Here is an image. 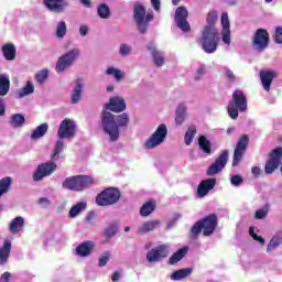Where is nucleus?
<instances>
[{
    "instance_id": "1",
    "label": "nucleus",
    "mask_w": 282,
    "mask_h": 282,
    "mask_svg": "<svg viewBox=\"0 0 282 282\" xmlns=\"http://www.w3.org/2000/svg\"><path fill=\"white\" fill-rule=\"evenodd\" d=\"M129 127V115L123 112L119 116L105 110L101 115V129L109 135L110 142H118L120 129Z\"/></svg>"
},
{
    "instance_id": "2",
    "label": "nucleus",
    "mask_w": 282,
    "mask_h": 282,
    "mask_svg": "<svg viewBox=\"0 0 282 282\" xmlns=\"http://www.w3.org/2000/svg\"><path fill=\"white\" fill-rule=\"evenodd\" d=\"M65 150V141L63 139H59L55 143V148L53 150V153L51 155L50 162L42 163L37 166L36 171L33 174L34 182H41L43 177H50L54 171H56V163L58 160H61V153Z\"/></svg>"
},
{
    "instance_id": "3",
    "label": "nucleus",
    "mask_w": 282,
    "mask_h": 282,
    "mask_svg": "<svg viewBox=\"0 0 282 282\" xmlns=\"http://www.w3.org/2000/svg\"><path fill=\"white\" fill-rule=\"evenodd\" d=\"M202 50L205 54H215L219 47V31L213 26H205L200 39Z\"/></svg>"
},
{
    "instance_id": "4",
    "label": "nucleus",
    "mask_w": 282,
    "mask_h": 282,
    "mask_svg": "<svg viewBox=\"0 0 282 282\" xmlns=\"http://www.w3.org/2000/svg\"><path fill=\"white\" fill-rule=\"evenodd\" d=\"M96 184V180L89 175H76L67 177L63 183V188H67V191H75L80 193L82 191H87V188H91Z\"/></svg>"
},
{
    "instance_id": "5",
    "label": "nucleus",
    "mask_w": 282,
    "mask_h": 282,
    "mask_svg": "<svg viewBox=\"0 0 282 282\" xmlns=\"http://www.w3.org/2000/svg\"><path fill=\"white\" fill-rule=\"evenodd\" d=\"M153 11L147 13V9L141 3H135L133 9V19L140 34H147L149 23L153 21Z\"/></svg>"
},
{
    "instance_id": "6",
    "label": "nucleus",
    "mask_w": 282,
    "mask_h": 282,
    "mask_svg": "<svg viewBox=\"0 0 282 282\" xmlns=\"http://www.w3.org/2000/svg\"><path fill=\"white\" fill-rule=\"evenodd\" d=\"M248 109V100L246 95L241 90H235L232 94V100L228 105V113L232 120L239 118V111H246Z\"/></svg>"
},
{
    "instance_id": "7",
    "label": "nucleus",
    "mask_w": 282,
    "mask_h": 282,
    "mask_svg": "<svg viewBox=\"0 0 282 282\" xmlns=\"http://www.w3.org/2000/svg\"><path fill=\"white\" fill-rule=\"evenodd\" d=\"M80 57V48L74 47L64 53L58 59L55 65V72L57 74H63L69 69L78 61Z\"/></svg>"
},
{
    "instance_id": "8",
    "label": "nucleus",
    "mask_w": 282,
    "mask_h": 282,
    "mask_svg": "<svg viewBox=\"0 0 282 282\" xmlns=\"http://www.w3.org/2000/svg\"><path fill=\"white\" fill-rule=\"evenodd\" d=\"M120 189L108 187L99 193L96 197L97 206H113L120 202Z\"/></svg>"
},
{
    "instance_id": "9",
    "label": "nucleus",
    "mask_w": 282,
    "mask_h": 282,
    "mask_svg": "<svg viewBox=\"0 0 282 282\" xmlns=\"http://www.w3.org/2000/svg\"><path fill=\"white\" fill-rule=\"evenodd\" d=\"M169 133V129L166 128V124L161 123L154 133L151 134L149 140L144 143V149H155L156 147H160V144L164 143L166 140V135Z\"/></svg>"
},
{
    "instance_id": "10",
    "label": "nucleus",
    "mask_w": 282,
    "mask_h": 282,
    "mask_svg": "<svg viewBox=\"0 0 282 282\" xmlns=\"http://www.w3.org/2000/svg\"><path fill=\"white\" fill-rule=\"evenodd\" d=\"M57 135L61 140H69L76 135V121L66 118L64 119L57 130Z\"/></svg>"
},
{
    "instance_id": "11",
    "label": "nucleus",
    "mask_w": 282,
    "mask_h": 282,
    "mask_svg": "<svg viewBox=\"0 0 282 282\" xmlns=\"http://www.w3.org/2000/svg\"><path fill=\"white\" fill-rule=\"evenodd\" d=\"M282 160V148H276L270 153V159L264 165V173L267 175H272L276 169L281 165Z\"/></svg>"
},
{
    "instance_id": "12",
    "label": "nucleus",
    "mask_w": 282,
    "mask_h": 282,
    "mask_svg": "<svg viewBox=\"0 0 282 282\" xmlns=\"http://www.w3.org/2000/svg\"><path fill=\"white\" fill-rule=\"evenodd\" d=\"M188 9L186 7H178L175 11L174 21L178 30L182 32H191V24L188 23Z\"/></svg>"
},
{
    "instance_id": "13",
    "label": "nucleus",
    "mask_w": 282,
    "mask_h": 282,
    "mask_svg": "<svg viewBox=\"0 0 282 282\" xmlns=\"http://www.w3.org/2000/svg\"><path fill=\"white\" fill-rule=\"evenodd\" d=\"M169 245H160L147 253V260L149 263H158L161 259H166V257H169Z\"/></svg>"
},
{
    "instance_id": "14",
    "label": "nucleus",
    "mask_w": 282,
    "mask_h": 282,
    "mask_svg": "<svg viewBox=\"0 0 282 282\" xmlns=\"http://www.w3.org/2000/svg\"><path fill=\"white\" fill-rule=\"evenodd\" d=\"M228 150H224L216 161L207 169V175L213 176L221 173L228 164Z\"/></svg>"
},
{
    "instance_id": "15",
    "label": "nucleus",
    "mask_w": 282,
    "mask_h": 282,
    "mask_svg": "<svg viewBox=\"0 0 282 282\" xmlns=\"http://www.w3.org/2000/svg\"><path fill=\"white\" fill-rule=\"evenodd\" d=\"M269 43H270V35L268 34V31L264 29H258L253 36V47L258 52H263V50L268 47Z\"/></svg>"
},
{
    "instance_id": "16",
    "label": "nucleus",
    "mask_w": 282,
    "mask_h": 282,
    "mask_svg": "<svg viewBox=\"0 0 282 282\" xmlns=\"http://www.w3.org/2000/svg\"><path fill=\"white\" fill-rule=\"evenodd\" d=\"M248 135L243 134L237 142L236 149L234 151V160L232 166H237L241 160L243 159V153H246V149H248L249 142Z\"/></svg>"
},
{
    "instance_id": "17",
    "label": "nucleus",
    "mask_w": 282,
    "mask_h": 282,
    "mask_svg": "<svg viewBox=\"0 0 282 282\" xmlns=\"http://www.w3.org/2000/svg\"><path fill=\"white\" fill-rule=\"evenodd\" d=\"M200 225L203 226V235L205 237H210L217 228V215L210 214L205 218L200 219Z\"/></svg>"
},
{
    "instance_id": "18",
    "label": "nucleus",
    "mask_w": 282,
    "mask_h": 282,
    "mask_svg": "<svg viewBox=\"0 0 282 282\" xmlns=\"http://www.w3.org/2000/svg\"><path fill=\"white\" fill-rule=\"evenodd\" d=\"M43 4L48 10V12H54L55 14H63L67 10L69 2L66 0H43Z\"/></svg>"
},
{
    "instance_id": "19",
    "label": "nucleus",
    "mask_w": 282,
    "mask_h": 282,
    "mask_svg": "<svg viewBox=\"0 0 282 282\" xmlns=\"http://www.w3.org/2000/svg\"><path fill=\"white\" fill-rule=\"evenodd\" d=\"M215 186H217V178L203 180L197 187V197L200 199L206 197V195H208V193H210Z\"/></svg>"
},
{
    "instance_id": "20",
    "label": "nucleus",
    "mask_w": 282,
    "mask_h": 282,
    "mask_svg": "<svg viewBox=\"0 0 282 282\" xmlns=\"http://www.w3.org/2000/svg\"><path fill=\"white\" fill-rule=\"evenodd\" d=\"M105 109L120 113L127 109V102H124V98L122 97H111L109 102L105 105Z\"/></svg>"
},
{
    "instance_id": "21",
    "label": "nucleus",
    "mask_w": 282,
    "mask_h": 282,
    "mask_svg": "<svg viewBox=\"0 0 282 282\" xmlns=\"http://www.w3.org/2000/svg\"><path fill=\"white\" fill-rule=\"evenodd\" d=\"M276 78V72L264 69L260 72V80L262 83V87L264 91H270V87H272V80Z\"/></svg>"
},
{
    "instance_id": "22",
    "label": "nucleus",
    "mask_w": 282,
    "mask_h": 282,
    "mask_svg": "<svg viewBox=\"0 0 282 282\" xmlns=\"http://www.w3.org/2000/svg\"><path fill=\"white\" fill-rule=\"evenodd\" d=\"M85 87V83L83 79H76L75 85L73 87L70 94V102L72 105H78L79 100H83V89Z\"/></svg>"
},
{
    "instance_id": "23",
    "label": "nucleus",
    "mask_w": 282,
    "mask_h": 282,
    "mask_svg": "<svg viewBox=\"0 0 282 282\" xmlns=\"http://www.w3.org/2000/svg\"><path fill=\"white\" fill-rule=\"evenodd\" d=\"M147 50L148 52H150L154 61V65H156V67H162V65H164V55H162V52L158 50V47L155 46V43L150 42L147 45Z\"/></svg>"
},
{
    "instance_id": "24",
    "label": "nucleus",
    "mask_w": 282,
    "mask_h": 282,
    "mask_svg": "<svg viewBox=\"0 0 282 282\" xmlns=\"http://www.w3.org/2000/svg\"><path fill=\"white\" fill-rule=\"evenodd\" d=\"M25 227V218L18 216L11 220L9 224V230L11 235H19L21 230Z\"/></svg>"
},
{
    "instance_id": "25",
    "label": "nucleus",
    "mask_w": 282,
    "mask_h": 282,
    "mask_svg": "<svg viewBox=\"0 0 282 282\" xmlns=\"http://www.w3.org/2000/svg\"><path fill=\"white\" fill-rule=\"evenodd\" d=\"M91 250H94V242L85 241L77 246L76 256L77 257H89L91 254Z\"/></svg>"
},
{
    "instance_id": "26",
    "label": "nucleus",
    "mask_w": 282,
    "mask_h": 282,
    "mask_svg": "<svg viewBox=\"0 0 282 282\" xmlns=\"http://www.w3.org/2000/svg\"><path fill=\"white\" fill-rule=\"evenodd\" d=\"M10 250H12V242L6 240L2 248H0V265H6V263H8Z\"/></svg>"
},
{
    "instance_id": "27",
    "label": "nucleus",
    "mask_w": 282,
    "mask_h": 282,
    "mask_svg": "<svg viewBox=\"0 0 282 282\" xmlns=\"http://www.w3.org/2000/svg\"><path fill=\"white\" fill-rule=\"evenodd\" d=\"M186 254H188V247L178 249L172 257H170L169 264L175 265V263H180V261H182Z\"/></svg>"
},
{
    "instance_id": "28",
    "label": "nucleus",
    "mask_w": 282,
    "mask_h": 282,
    "mask_svg": "<svg viewBox=\"0 0 282 282\" xmlns=\"http://www.w3.org/2000/svg\"><path fill=\"white\" fill-rule=\"evenodd\" d=\"M160 220H149L144 223L141 227L138 229L139 235H147V232H151L155 230L160 226Z\"/></svg>"
},
{
    "instance_id": "29",
    "label": "nucleus",
    "mask_w": 282,
    "mask_h": 282,
    "mask_svg": "<svg viewBox=\"0 0 282 282\" xmlns=\"http://www.w3.org/2000/svg\"><path fill=\"white\" fill-rule=\"evenodd\" d=\"M50 129V124L42 123L37 126L31 133L30 139L31 140H41L47 133V130Z\"/></svg>"
},
{
    "instance_id": "30",
    "label": "nucleus",
    "mask_w": 282,
    "mask_h": 282,
    "mask_svg": "<svg viewBox=\"0 0 282 282\" xmlns=\"http://www.w3.org/2000/svg\"><path fill=\"white\" fill-rule=\"evenodd\" d=\"M34 94V83L28 80L26 84L15 93L17 98H25V96H32Z\"/></svg>"
},
{
    "instance_id": "31",
    "label": "nucleus",
    "mask_w": 282,
    "mask_h": 282,
    "mask_svg": "<svg viewBox=\"0 0 282 282\" xmlns=\"http://www.w3.org/2000/svg\"><path fill=\"white\" fill-rule=\"evenodd\" d=\"M198 147L203 153H206V155L213 154V144L210 141H208V138L206 135H200L198 138Z\"/></svg>"
},
{
    "instance_id": "32",
    "label": "nucleus",
    "mask_w": 282,
    "mask_h": 282,
    "mask_svg": "<svg viewBox=\"0 0 282 282\" xmlns=\"http://www.w3.org/2000/svg\"><path fill=\"white\" fill-rule=\"evenodd\" d=\"M192 274H193V268L180 269L177 271H174L171 274V280L172 281H182V279H186V276H191Z\"/></svg>"
},
{
    "instance_id": "33",
    "label": "nucleus",
    "mask_w": 282,
    "mask_h": 282,
    "mask_svg": "<svg viewBox=\"0 0 282 282\" xmlns=\"http://www.w3.org/2000/svg\"><path fill=\"white\" fill-rule=\"evenodd\" d=\"M282 243V231H278L270 240L268 247H267V252H274L275 249L279 248Z\"/></svg>"
},
{
    "instance_id": "34",
    "label": "nucleus",
    "mask_w": 282,
    "mask_h": 282,
    "mask_svg": "<svg viewBox=\"0 0 282 282\" xmlns=\"http://www.w3.org/2000/svg\"><path fill=\"white\" fill-rule=\"evenodd\" d=\"M2 54L6 61H14L17 58V47H14V44H4L2 46Z\"/></svg>"
},
{
    "instance_id": "35",
    "label": "nucleus",
    "mask_w": 282,
    "mask_h": 282,
    "mask_svg": "<svg viewBox=\"0 0 282 282\" xmlns=\"http://www.w3.org/2000/svg\"><path fill=\"white\" fill-rule=\"evenodd\" d=\"M85 210H87V203L79 202L69 209L68 216L70 217V219H75L77 215H80V213H85Z\"/></svg>"
},
{
    "instance_id": "36",
    "label": "nucleus",
    "mask_w": 282,
    "mask_h": 282,
    "mask_svg": "<svg viewBox=\"0 0 282 282\" xmlns=\"http://www.w3.org/2000/svg\"><path fill=\"white\" fill-rule=\"evenodd\" d=\"M10 93V77L6 74L0 75V96H8Z\"/></svg>"
},
{
    "instance_id": "37",
    "label": "nucleus",
    "mask_w": 282,
    "mask_h": 282,
    "mask_svg": "<svg viewBox=\"0 0 282 282\" xmlns=\"http://www.w3.org/2000/svg\"><path fill=\"white\" fill-rule=\"evenodd\" d=\"M184 120H186V106L181 104L176 108L175 124H177V127H182V124H184Z\"/></svg>"
},
{
    "instance_id": "38",
    "label": "nucleus",
    "mask_w": 282,
    "mask_h": 282,
    "mask_svg": "<svg viewBox=\"0 0 282 282\" xmlns=\"http://www.w3.org/2000/svg\"><path fill=\"white\" fill-rule=\"evenodd\" d=\"M9 124L13 129H21V127H23V124H25V117L21 113H14L11 116Z\"/></svg>"
},
{
    "instance_id": "39",
    "label": "nucleus",
    "mask_w": 282,
    "mask_h": 282,
    "mask_svg": "<svg viewBox=\"0 0 282 282\" xmlns=\"http://www.w3.org/2000/svg\"><path fill=\"white\" fill-rule=\"evenodd\" d=\"M195 135H197V129L195 128V126L188 127L184 135V142L186 147H191V144H193V140H195Z\"/></svg>"
},
{
    "instance_id": "40",
    "label": "nucleus",
    "mask_w": 282,
    "mask_h": 282,
    "mask_svg": "<svg viewBox=\"0 0 282 282\" xmlns=\"http://www.w3.org/2000/svg\"><path fill=\"white\" fill-rule=\"evenodd\" d=\"M153 210H155V202H147L140 208V215L142 217H149V215H151V213H153Z\"/></svg>"
},
{
    "instance_id": "41",
    "label": "nucleus",
    "mask_w": 282,
    "mask_h": 282,
    "mask_svg": "<svg viewBox=\"0 0 282 282\" xmlns=\"http://www.w3.org/2000/svg\"><path fill=\"white\" fill-rule=\"evenodd\" d=\"M10 186H12V178L7 176L0 180V197H3L8 191H10Z\"/></svg>"
},
{
    "instance_id": "42",
    "label": "nucleus",
    "mask_w": 282,
    "mask_h": 282,
    "mask_svg": "<svg viewBox=\"0 0 282 282\" xmlns=\"http://www.w3.org/2000/svg\"><path fill=\"white\" fill-rule=\"evenodd\" d=\"M67 34V23L65 21H59L55 29V36L56 39H65Z\"/></svg>"
},
{
    "instance_id": "43",
    "label": "nucleus",
    "mask_w": 282,
    "mask_h": 282,
    "mask_svg": "<svg viewBox=\"0 0 282 282\" xmlns=\"http://www.w3.org/2000/svg\"><path fill=\"white\" fill-rule=\"evenodd\" d=\"M107 76H113V78L117 80V83H120L121 79L124 78V73L122 70L116 68V67H108L106 69Z\"/></svg>"
},
{
    "instance_id": "44",
    "label": "nucleus",
    "mask_w": 282,
    "mask_h": 282,
    "mask_svg": "<svg viewBox=\"0 0 282 282\" xmlns=\"http://www.w3.org/2000/svg\"><path fill=\"white\" fill-rule=\"evenodd\" d=\"M97 14L100 19H109V17H111V10L109 9V6L101 3L97 8Z\"/></svg>"
},
{
    "instance_id": "45",
    "label": "nucleus",
    "mask_w": 282,
    "mask_h": 282,
    "mask_svg": "<svg viewBox=\"0 0 282 282\" xmlns=\"http://www.w3.org/2000/svg\"><path fill=\"white\" fill-rule=\"evenodd\" d=\"M48 76H50V70L44 68L35 74V80L36 83H39V85H43L45 80H47Z\"/></svg>"
},
{
    "instance_id": "46",
    "label": "nucleus",
    "mask_w": 282,
    "mask_h": 282,
    "mask_svg": "<svg viewBox=\"0 0 282 282\" xmlns=\"http://www.w3.org/2000/svg\"><path fill=\"white\" fill-rule=\"evenodd\" d=\"M218 15L217 11H209L207 14V23L206 28H215V23L217 22Z\"/></svg>"
},
{
    "instance_id": "47",
    "label": "nucleus",
    "mask_w": 282,
    "mask_h": 282,
    "mask_svg": "<svg viewBox=\"0 0 282 282\" xmlns=\"http://www.w3.org/2000/svg\"><path fill=\"white\" fill-rule=\"evenodd\" d=\"M202 230H204V228L202 226V220H198L193 225L191 232H192L193 237H197V235H199L202 232Z\"/></svg>"
},
{
    "instance_id": "48",
    "label": "nucleus",
    "mask_w": 282,
    "mask_h": 282,
    "mask_svg": "<svg viewBox=\"0 0 282 282\" xmlns=\"http://www.w3.org/2000/svg\"><path fill=\"white\" fill-rule=\"evenodd\" d=\"M132 52L131 45L129 44H121L119 47L120 56H129Z\"/></svg>"
},
{
    "instance_id": "49",
    "label": "nucleus",
    "mask_w": 282,
    "mask_h": 282,
    "mask_svg": "<svg viewBox=\"0 0 282 282\" xmlns=\"http://www.w3.org/2000/svg\"><path fill=\"white\" fill-rule=\"evenodd\" d=\"M116 232H118V227L116 225H110L105 229V236L108 239H111V237H113Z\"/></svg>"
},
{
    "instance_id": "50",
    "label": "nucleus",
    "mask_w": 282,
    "mask_h": 282,
    "mask_svg": "<svg viewBox=\"0 0 282 282\" xmlns=\"http://www.w3.org/2000/svg\"><path fill=\"white\" fill-rule=\"evenodd\" d=\"M110 257H111V253H109L108 251L104 252V254L99 258V262H98L99 268H105V265L109 263Z\"/></svg>"
},
{
    "instance_id": "51",
    "label": "nucleus",
    "mask_w": 282,
    "mask_h": 282,
    "mask_svg": "<svg viewBox=\"0 0 282 282\" xmlns=\"http://www.w3.org/2000/svg\"><path fill=\"white\" fill-rule=\"evenodd\" d=\"M230 183L232 186H241L243 184V176L236 174L231 176Z\"/></svg>"
},
{
    "instance_id": "52",
    "label": "nucleus",
    "mask_w": 282,
    "mask_h": 282,
    "mask_svg": "<svg viewBox=\"0 0 282 282\" xmlns=\"http://www.w3.org/2000/svg\"><path fill=\"white\" fill-rule=\"evenodd\" d=\"M249 235H250V237H252V239H254V241H259V243H261L262 246H263V243H265V239H263V237L258 236L254 232V227L249 228Z\"/></svg>"
},
{
    "instance_id": "53",
    "label": "nucleus",
    "mask_w": 282,
    "mask_h": 282,
    "mask_svg": "<svg viewBox=\"0 0 282 282\" xmlns=\"http://www.w3.org/2000/svg\"><path fill=\"white\" fill-rule=\"evenodd\" d=\"M221 36H223V43H225V45H230V29H223L221 31Z\"/></svg>"
},
{
    "instance_id": "54",
    "label": "nucleus",
    "mask_w": 282,
    "mask_h": 282,
    "mask_svg": "<svg viewBox=\"0 0 282 282\" xmlns=\"http://www.w3.org/2000/svg\"><path fill=\"white\" fill-rule=\"evenodd\" d=\"M220 21H221L223 30H230V20L228 18V13L224 12Z\"/></svg>"
},
{
    "instance_id": "55",
    "label": "nucleus",
    "mask_w": 282,
    "mask_h": 282,
    "mask_svg": "<svg viewBox=\"0 0 282 282\" xmlns=\"http://www.w3.org/2000/svg\"><path fill=\"white\" fill-rule=\"evenodd\" d=\"M224 72H225V76H226L227 80H229V83H235V79L237 78L235 76V73L228 67H225Z\"/></svg>"
},
{
    "instance_id": "56",
    "label": "nucleus",
    "mask_w": 282,
    "mask_h": 282,
    "mask_svg": "<svg viewBox=\"0 0 282 282\" xmlns=\"http://www.w3.org/2000/svg\"><path fill=\"white\" fill-rule=\"evenodd\" d=\"M15 276L17 275H14V274H12V273L7 271V272L1 274L0 282H10V281L14 280Z\"/></svg>"
},
{
    "instance_id": "57",
    "label": "nucleus",
    "mask_w": 282,
    "mask_h": 282,
    "mask_svg": "<svg viewBox=\"0 0 282 282\" xmlns=\"http://www.w3.org/2000/svg\"><path fill=\"white\" fill-rule=\"evenodd\" d=\"M268 217V208L258 209L254 214L256 219H265Z\"/></svg>"
},
{
    "instance_id": "58",
    "label": "nucleus",
    "mask_w": 282,
    "mask_h": 282,
    "mask_svg": "<svg viewBox=\"0 0 282 282\" xmlns=\"http://www.w3.org/2000/svg\"><path fill=\"white\" fill-rule=\"evenodd\" d=\"M274 41L275 43H279V44L282 43V26H278L275 29Z\"/></svg>"
},
{
    "instance_id": "59",
    "label": "nucleus",
    "mask_w": 282,
    "mask_h": 282,
    "mask_svg": "<svg viewBox=\"0 0 282 282\" xmlns=\"http://www.w3.org/2000/svg\"><path fill=\"white\" fill-rule=\"evenodd\" d=\"M206 74V67L205 66H199L198 69L196 70V76L195 80H202V77Z\"/></svg>"
},
{
    "instance_id": "60",
    "label": "nucleus",
    "mask_w": 282,
    "mask_h": 282,
    "mask_svg": "<svg viewBox=\"0 0 282 282\" xmlns=\"http://www.w3.org/2000/svg\"><path fill=\"white\" fill-rule=\"evenodd\" d=\"M181 217H182V215H180V214L174 215V218L167 223V229L171 230V228H173V226H175L177 219H181Z\"/></svg>"
},
{
    "instance_id": "61",
    "label": "nucleus",
    "mask_w": 282,
    "mask_h": 282,
    "mask_svg": "<svg viewBox=\"0 0 282 282\" xmlns=\"http://www.w3.org/2000/svg\"><path fill=\"white\" fill-rule=\"evenodd\" d=\"M39 204L43 208H47L52 203L47 198L42 197V198L39 199Z\"/></svg>"
},
{
    "instance_id": "62",
    "label": "nucleus",
    "mask_w": 282,
    "mask_h": 282,
    "mask_svg": "<svg viewBox=\"0 0 282 282\" xmlns=\"http://www.w3.org/2000/svg\"><path fill=\"white\" fill-rule=\"evenodd\" d=\"M79 34H80V36H87V34H89V26L82 25L79 28Z\"/></svg>"
},
{
    "instance_id": "63",
    "label": "nucleus",
    "mask_w": 282,
    "mask_h": 282,
    "mask_svg": "<svg viewBox=\"0 0 282 282\" xmlns=\"http://www.w3.org/2000/svg\"><path fill=\"white\" fill-rule=\"evenodd\" d=\"M121 276H122V273H121L120 271H116V272L112 274V276H111V281H112V282H118V281H120Z\"/></svg>"
},
{
    "instance_id": "64",
    "label": "nucleus",
    "mask_w": 282,
    "mask_h": 282,
    "mask_svg": "<svg viewBox=\"0 0 282 282\" xmlns=\"http://www.w3.org/2000/svg\"><path fill=\"white\" fill-rule=\"evenodd\" d=\"M251 173H252L253 177H259L261 175V167L253 166L251 170Z\"/></svg>"
}]
</instances>
